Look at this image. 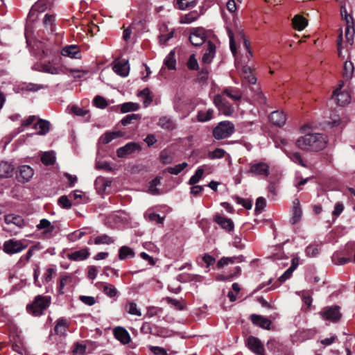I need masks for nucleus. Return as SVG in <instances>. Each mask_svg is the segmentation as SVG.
<instances>
[{
  "label": "nucleus",
  "instance_id": "1",
  "mask_svg": "<svg viewBox=\"0 0 355 355\" xmlns=\"http://www.w3.org/2000/svg\"><path fill=\"white\" fill-rule=\"evenodd\" d=\"M327 143V137L320 133L306 134L296 141L297 146L301 150L315 152L324 149Z\"/></svg>",
  "mask_w": 355,
  "mask_h": 355
},
{
  "label": "nucleus",
  "instance_id": "2",
  "mask_svg": "<svg viewBox=\"0 0 355 355\" xmlns=\"http://www.w3.org/2000/svg\"><path fill=\"white\" fill-rule=\"evenodd\" d=\"M235 131L234 125L230 121H223L218 123L213 129V137L220 140L230 137Z\"/></svg>",
  "mask_w": 355,
  "mask_h": 355
},
{
  "label": "nucleus",
  "instance_id": "3",
  "mask_svg": "<svg viewBox=\"0 0 355 355\" xmlns=\"http://www.w3.org/2000/svg\"><path fill=\"white\" fill-rule=\"evenodd\" d=\"M36 230L40 231L39 236L42 239H51L58 234L55 225L46 218L40 220L36 225Z\"/></svg>",
  "mask_w": 355,
  "mask_h": 355
},
{
  "label": "nucleus",
  "instance_id": "4",
  "mask_svg": "<svg viewBox=\"0 0 355 355\" xmlns=\"http://www.w3.org/2000/svg\"><path fill=\"white\" fill-rule=\"evenodd\" d=\"M28 246V241L25 239L16 240L11 239L6 241L3 245V251L8 254L19 253Z\"/></svg>",
  "mask_w": 355,
  "mask_h": 355
},
{
  "label": "nucleus",
  "instance_id": "5",
  "mask_svg": "<svg viewBox=\"0 0 355 355\" xmlns=\"http://www.w3.org/2000/svg\"><path fill=\"white\" fill-rule=\"evenodd\" d=\"M51 303V297L49 296L37 295L33 304L28 306L27 309L29 312L34 315H40L43 311L49 306Z\"/></svg>",
  "mask_w": 355,
  "mask_h": 355
},
{
  "label": "nucleus",
  "instance_id": "6",
  "mask_svg": "<svg viewBox=\"0 0 355 355\" xmlns=\"http://www.w3.org/2000/svg\"><path fill=\"white\" fill-rule=\"evenodd\" d=\"M246 173L253 176L267 177L270 174V166L266 162L255 161L249 164Z\"/></svg>",
  "mask_w": 355,
  "mask_h": 355
},
{
  "label": "nucleus",
  "instance_id": "7",
  "mask_svg": "<svg viewBox=\"0 0 355 355\" xmlns=\"http://www.w3.org/2000/svg\"><path fill=\"white\" fill-rule=\"evenodd\" d=\"M4 221L6 227H3V230L12 232L15 230V227L22 228L25 226L26 223L24 218L21 216L10 214L4 216Z\"/></svg>",
  "mask_w": 355,
  "mask_h": 355
},
{
  "label": "nucleus",
  "instance_id": "8",
  "mask_svg": "<svg viewBox=\"0 0 355 355\" xmlns=\"http://www.w3.org/2000/svg\"><path fill=\"white\" fill-rule=\"evenodd\" d=\"M214 103L220 112L226 116H232L234 112V107L221 94H216L214 98Z\"/></svg>",
  "mask_w": 355,
  "mask_h": 355
},
{
  "label": "nucleus",
  "instance_id": "9",
  "mask_svg": "<svg viewBox=\"0 0 355 355\" xmlns=\"http://www.w3.org/2000/svg\"><path fill=\"white\" fill-rule=\"evenodd\" d=\"M319 314L323 320L332 322L338 321L341 317L339 306H337L326 307L320 311Z\"/></svg>",
  "mask_w": 355,
  "mask_h": 355
},
{
  "label": "nucleus",
  "instance_id": "10",
  "mask_svg": "<svg viewBox=\"0 0 355 355\" xmlns=\"http://www.w3.org/2000/svg\"><path fill=\"white\" fill-rule=\"evenodd\" d=\"M343 85V82H340L338 87L333 93V98H336L338 104L341 106L349 104L351 100L350 95L347 92L340 91Z\"/></svg>",
  "mask_w": 355,
  "mask_h": 355
},
{
  "label": "nucleus",
  "instance_id": "11",
  "mask_svg": "<svg viewBox=\"0 0 355 355\" xmlns=\"http://www.w3.org/2000/svg\"><path fill=\"white\" fill-rule=\"evenodd\" d=\"M191 43L196 46L205 44V36L204 30L202 28H195L191 33L189 36Z\"/></svg>",
  "mask_w": 355,
  "mask_h": 355
},
{
  "label": "nucleus",
  "instance_id": "12",
  "mask_svg": "<svg viewBox=\"0 0 355 355\" xmlns=\"http://www.w3.org/2000/svg\"><path fill=\"white\" fill-rule=\"evenodd\" d=\"M34 175L33 169L28 166H21L17 171V177L19 182H27Z\"/></svg>",
  "mask_w": 355,
  "mask_h": 355
},
{
  "label": "nucleus",
  "instance_id": "13",
  "mask_svg": "<svg viewBox=\"0 0 355 355\" xmlns=\"http://www.w3.org/2000/svg\"><path fill=\"white\" fill-rule=\"evenodd\" d=\"M205 53L202 58V62L205 64H209L215 57L216 46L210 41L205 43L204 46Z\"/></svg>",
  "mask_w": 355,
  "mask_h": 355
},
{
  "label": "nucleus",
  "instance_id": "14",
  "mask_svg": "<svg viewBox=\"0 0 355 355\" xmlns=\"http://www.w3.org/2000/svg\"><path fill=\"white\" fill-rule=\"evenodd\" d=\"M248 348L257 355H263L264 348L261 341L253 336H250L247 339Z\"/></svg>",
  "mask_w": 355,
  "mask_h": 355
},
{
  "label": "nucleus",
  "instance_id": "15",
  "mask_svg": "<svg viewBox=\"0 0 355 355\" xmlns=\"http://www.w3.org/2000/svg\"><path fill=\"white\" fill-rule=\"evenodd\" d=\"M140 150V146L135 142H130L126 144L124 146L119 148L117 151L119 157H124L128 155L132 154L137 150Z\"/></svg>",
  "mask_w": 355,
  "mask_h": 355
},
{
  "label": "nucleus",
  "instance_id": "16",
  "mask_svg": "<svg viewBox=\"0 0 355 355\" xmlns=\"http://www.w3.org/2000/svg\"><path fill=\"white\" fill-rule=\"evenodd\" d=\"M241 76L243 79L242 84L248 83L250 85H254L257 82V78L252 73V68L248 65H244L240 70Z\"/></svg>",
  "mask_w": 355,
  "mask_h": 355
},
{
  "label": "nucleus",
  "instance_id": "17",
  "mask_svg": "<svg viewBox=\"0 0 355 355\" xmlns=\"http://www.w3.org/2000/svg\"><path fill=\"white\" fill-rule=\"evenodd\" d=\"M214 220L219 225L221 228L230 232L233 230L234 225L233 221L224 216L220 214H216L214 218Z\"/></svg>",
  "mask_w": 355,
  "mask_h": 355
},
{
  "label": "nucleus",
  "instance_id": "18",
  "mask_svg": "<svg viewBox=\"0 0 355 355\" xmlns=\"http://www.w3.org/2000/svg\"><path fill=\"white\" fill-rule=\"evenodd\" d=\"M113 333L115 338L122 344L126 345L130 343V336L125 328L117 327L114 328Z\"/></svg>",
  "mask_w": 355,
  "mask_h": 355
},
{
  "label": "nucleus",
  "instance_id": "19",
  "mask_svg": "<svg viewBox=\"0 0 355 355\" xmlns=\"http://www.w3.org/2000/svg\"><path fill=\"white\" fill-rule=\"evenodd\" d=\"M33 69L35 71L44 72L50 74H59L60 69L53 66L50 63L42 64V63H37L33 65Z\"/></svg>",
  "mask_w": 355,
  "mask_h": 355
},
{
  "label": "nucleus",
  "instance_id": "20",
  "mask_svg": "<svg viewBox=\"0 0 355 355\" xmlns=\"http://www.w3.org/2000/svg\"><path fill=\"white\" fill-rule=\"evenodd\" d=\"M61 54L63 56L71 58L78 59L80 58V53L78 46L73 44L63 47L61 50Z\"/></svg>",
  "mask_w": 355,
  "mask_h": 355
},
{
  "label": "nucleus",
  "instance_id": "21",
  "mask_svg": "<svg viewBox=\"0 0 355 355\" xmlns=\"http://www.w3.org/2000/svg\"><path fill=\"white\" fill-rule=\"evenodd\" d=\"M270 122L279 127L283 126L286 121V116L283 112L274 111L269 116Z\"/></svg>",
  "mask_w": 355,
  "mask_h": 355
},
{
  "label": "nucleus",
  "instance_id": "22",
  "mask_svg": "<svg viewBox=\"0 0 355 355\" xmlns=\"http://www.w3.org/2000/svg\"><path fill=\"white\" fill-rule=\"evenodd\" d=\"M113 71L122 77H126L129 74L130 67L128 61L115 62L112 67Z\"/></svg>",
  "mask_w": 355,
  "mask_h": 355
},
{
  "label": "nucleus",
  "instance_id": "23",
  "mask_svg": "<svg viewBox=\"0 0 355 355\" xmlns=\"http://www.w3.org/2000/svg\"><path fill=\"white\" fill-rule=\"evenodd\" d=\"M220 94L223 95L225 98L229 97L234 102L239 101L242 98V93L241 91L233 87L225 88Z\"/></svg>",
  "mask_w": 355,
  "mask_h": 355
},
{
  "label": "nucleus",
  "instance_id": "24",
  "mask_svg": "<svg viewBox=\"0 0 355 355\" xmlns=\"http://www.w3.org/2000/svg\"><path fill=\"white\" fill-rule=\"evenodd\" d=\"M250 318L254 324L263 329H269L271 324V322L269 319L260 315L252 314Z\"/></svg>",
  "mask_w": 355,
  "mask_h": 355
},
{
  "label": "nucleus",
  "instance_id": "25",
  "mask_svg": "<svg viewBox=\"0 0 355 355\" xmlns=\"http://www.w3.org/2000/svg\"><path fill=\"white\" fill-rule=\"evenodd\" d=\"M89 256L87 248L76 250L67 254V258L71 261H79L86 259Z\"/></svg>",
  "mask_w": 355,
  "mask_h": 355
},
{
  "label": "nucleus",
  "instance_id": "26",
  "mask_svg": "<svg viewBox=\"0 0 355 355\" xmlns=\"http://www.w3.org/2000/svg\"><path fill=\"white\" fill-rule=\"evenodd\" d=\"M214 114V111L211 108L199 110L196 115L197 121L202 123L209 121L213 119Z\"/></svg>",
  "mask_w": 355,
  "mask_h": 355
},
{
  "label": "nucleus",
  "instance_id": "27",
  "mask_svg": "<svg viewBox=\"0 0 355 355\" xmlns=\"http://www.w3.org/2000/svg\"><path fill=\"white\" fill-rule=\"evenodd\" d=\"M293 216L291 218V223L292 224H295L298 223L302 217V210L300 208V201L298 199H295L293 200Z\"/></svg>",
  "mask_w": 355,
  "mask_h": 355
},
{
  "label": "nucleus",
  "instance_id": "28",
  "mask_svg": "<svg viewBox=\"0 0 355 355\" xmlns=\"http://www.w3.org/2000/svg\"><path fill=\"white\" fill-rule=\"evenodd\" d=\"M137 96L143 99L144 106L147 107L153 101V96L148 88H145L137 94Z\"/></svg>",
  "mask_w": 355,
  "mask_h": 355
},
{
  "label": "nucleus",
  "instance_id": "29",
  "mask_svg": "<svg viewBox=\"0 0 355 355\" xmlns=\"http://www.w3.org/2000/svg\"><path fill=\"white\" fill-rule=\"evenodd\" d=\"M14 168L13 166L6 162H1L0 163V177L1 178H8L12 175Z\"/></svg>",
  "mask_w": 355,
  "mask_h": 355
},
{
  "label": "nucleus",
  "instance_id": "30",
  "mask_svg": "<svg viewBox=\"0 0 355 355\" xmlns=\"http://www.w3.org/2000/svg\"><path fill=\"white\" fill-rule=\"evenodd\" d=\"M102 286V291L107 297L112 298L118 295L119 292L114 285L107 283H103Z\"/></svg>",
  "mask_w": 355,
  "mask_h": 355
},
{
  "label": "nucleus",
  "instance_id": "31",
  "mask_svg": "<svg viewBox=\"0 0 355 355\" xmlns=\"http://www.w3.org/2000/svg\"><path fill=\"white\" fill-rule=\"evenodd\" d=\"M158 125L162 128L172 130L175 128V122L168 116H162L159 118Z\"/></svg>",
  "mask_w": 355,
  "mask_h": 355
},
{
  "label": "nucleus",
  "instance_id": "32",
  "mask_svg": "<svg viewBox=\"0 0 355 355\" xmlns=\"http://www.w3.org/2000/svg\"><path fill=\"white\" fill-rule=\"evenodd\" d=\"M35 129L38 130V134L46 135L50 128V123L48 121L40 119L34 125Z\"/></svg>",
  "mask_w": 355,
  "mask_h": 355
},
{
  "label": "nucleus",
  "instance_id": "33",
  "mask_svg": "<svg viewBox=\"0 0 355 355\" xmlns=\"http://www.w3.org/2000/svg\"><path fill=\"white\" fill-rule=\"evenodd\" d=\"M308 24V21L301 15H295L293 19V27L297 31H302Z\"/></svg>",
  "mask_w": 355,
  "mask_h": 355
},
{
  "label": "nucleus",
  "instance_id": "34",
  "mask_svg": "<svg viewBox=\"0 0 355 355\" xmlns=\"http://www.w3.org/2000/svg\"><path fill=\"white\" fill-rule=\"evenodd\" d=\"M134 257H135V252L130 247L123 245L119 248V259L120 260H124L127 258H133Z\"/></svg>",
  "mask_w": 355,
  "mask_h": 355
},
{
  "label": "nucleus",
  "instance_id": "35",
  "mask_svg": "<svg viewBox=\"0 0 355 355\" xmlns=\"http://www.w3.org/2000/svg\"><path fill=\"white\" fill-rule=\"evenodd\" d=\"M139 108V104L133 102L124 103L120 105V111L121 113L137 111Z\"/></svg>",
  "mask_w": 355,
  "mask_h": 355
},
{
  "label": "nucleus",
  "instance_id": "36",
  "mask_svg": "<svg viewBox=\"0 0 355 355\" xmlns=\"http://www.w3.org/2000/svg\"><path fill=\"white\" fill-rule=\"evenodd\" d=\"M205 166H200L197 168L193 175H192L189 180V184L194 185L199 182L200 180L203 178V175L205 173L204 168Z\"/></svg>",
  "mask_w": 355,
  "mask_h": 355
},
{
  "label": "nucleus",
  "instance_id": "37",
  "mask_svg": "<svg viewBox=\"0 0 355 355\" xmlns=\"http://www.w3.org/2000/svg\"><path fill=\"white\" fill-rule=\"evenodd\" d=\"M125 310L127 313L130 315L141 316V312L140 309L137 308V305L134 302H128L125 306Z\"/></svg>",
  "mask_w": 355,
  "mask_h": 355
},
{
  "label": "nucleus",
  "instance_id": "38",
  "mask_svg": "<svg viewBox=\"0 0 355 355\" xmlns=\"http://www.w3.org/2000/svg\"><path fill=\"white\" fill-rule=\"evenodd\" d=\"M164 63L165 66L169 69H175L176 60L175 59V51L173 50L167 55L164 59Z\"/></svg>",
  "mask_w": 355,
  "mask_h": 355
},
{
  "label": "nucleus",
  "instance_id": "39",
  "mask_svg": "<svg viewBox=\"0 0 355 355\" xmlns=\"http://www.w3.org/2000/svg\"><path fill=\"white\" fill-rule=\"evenodd\" d=\"M114 239L107 235V234H102V235H100V236H98L95 238L94 239V244L95 245H101V244H107V245H109V244H112L114 242Z\"/></svg>",
  "mask_w": 355,
  "mask_h": 355
},
{
  "label": "nucleus",
  "instance_id": "40",
  "mask_svg": "<svg viewBox=\"0 0 355 355\" xmlns=\"http://www.w3.org/2000/svg\"><path fill=\"white\" fill-rule=\"evenodd\" d=\"M72 281V277L70 275H66L62 276L59 282V285L58 288V291L59 294L64 293V286L69 284H70Z\"/></svg>",
  "mask_w": 355,
  "mask_h": 355
},
{
  "label": "nucleus",
  "instance_id": "41",
  "mask_svg": "<svg viewBox=\"0 0 355 355\" xmlns=\"http://www.w3.org/2000/svg\"><path fill=\"white\" fill-rule=\"evenodd\" d=\"M120 135L119 132H107L100 137L102 144H107Z\"/></svg>",
  "mask_w": 355,
  "mask_h": 355
},
{
  "label": "nucleus",
  "instance_id": "42",
  "mask_svg": "<svg viewBox=\"0 0 355 355\" xmlns=\"http://www.w3.org/2000/svg\"><path fill=\"white\" fill-rule=\"evenodd\" d=\"M354 64L351 61H346L344 64L343 76L346 79H350L354 73Z\"/></svg>",
  "mask_w": 355,
  "mask_h": 355
},
{
  "label": "nucleus",
  "instance_id": "43",
  "mask_svg": "<svg viewBox=\"0 0 355 355\" xmlns=\"http://www.w3.org/2000/svg\"><path fill=\"white\" fill-rule=\"evenodd\" d=\"M55 160V155L53 152H45L41 157L42 162L45 165H51Z\"/></svg>",
  "mask_w": 355,
  "mask_h": 355
},
{
  "label": "nucleus",
  "instance_id": "44",
  "mask_svg": "<svg viewBox=\"0 0 355 355\" xmlns=\"http://www.w3.org/2000/svg\"><path fill=\"white\" fill-rule=\"evenodd\" d=\"M188 164L187 162H182L178 164L173 167H168L166 168V171L172 175H178L181 173L187 166Z\"/></svg>",
  "mask_w": 355,
  "mask_h": 355
},
{
  "label": "nucleus",
  "instance_id": "45",
  "mask_svg": "<svg viewBox=\"0 0 355 355\" xmlns=\"http://www.w3.org/2000/svg\"><path fill=\"white\" fill-rule=\"evenodd\" d=\"M177 5L180 10L193 8L196 4V0H176Z\"/></svg>",
  "mask_w": 355,
  "mask_h": 355
},
{
  "label": "nucleus",
  "instance_id": "46",
  "mask_svg": "<svg viewBox=\"0 0 355 355\" xmlns=\"http://www.w3.org/2000/svg\"><path fill=\"white\" fill-rule=\"evenodd\" d=\"M67 329V322L64 319L58 320L55 327V331L57 334H64Z\"/></svg>",
  "mask_w": 355,
  "mask_h": 355
},
{
  "label": "nucleus",
  "instance_id": "47",
  "mask_svg": "<svg viewBox=\"0 0 355 355\" xmlns=\"http://www.w3.org/2000/svg\"><path fill=\"white\" fill-rule=\"evenodd\" d=\"M226 152L222 148H216L208 153V157L211 159L223 158Z\"/></svg>",
  "mask_w": 355,
  "mask_h": 355
},
{
  "label": "nucleus",
  "instance_id": "48",
  "mask_svg": "<svg viewBox=\"0 0 355 355\" xmlns=\"http://www.w3.org/2000/svg\"><path fill=\"white\" fill-rule=\"evenodd\" d=\"M56 272V266H52L46 269L43 275V279L45 282L48 283L51 281L53 275Z\"/></svg>",
  "mask_w": 355,
  "mask_h": 355
},
{
  "label": "nucleus",
  "instance_id": "49",
  "mask_svg": "<svg viewBox=\"0 0 355 355\" xmlns=\"http://www.w3.org/2000/svg\"><path fill=\"white\" fill-rule=\"evenodd\" d=\"M160 184V178H155L153 179L149 186V191L153 195H158L160 193L159 189L157 188V187Z\"/></svg>",
  "mask_w": 355,
  "mask_h": 355
},
{
  "label": "nucleus",
  "instance_id": "50",
  "mask_svg": "<svg viewBox=\"0 0 355 355\" xmlns=\"http://www.w3.org/2000/svg\"><path fill=\"white\" fill-rule=\"evenodd\" d=\"M141 119V115L139 114H131L125 116L121 121V123L123 125H127L130 124L132 121H137Z\"/></svg>",
  "mask_w": 355,
  "mask_h": 355
},
{
  "label": "nucleus",
  "instance_id": "51",
  "mask_svg": "<svg viewBox=\"0 0 355 355\" xmlns=\"http://www.w3.org/2000/svg\"><path fill=\"white\" fill-rule=\"evenodd\" d=\"M305 252L308 257H316L320 253L318 245L315 244L309 245L306 247Z\"/></svg>",
  "mask_w": 355,
  "mask_h": 355
},
{
  "label": "nucleus",
  "instance_id": "52",
  "mask_svg": "<svg viewBox=\"0 0 355 355\" xmlns=\"http://www.w3.org/2000/svg\"><path fill=\"white\" fill-rule=\"evenodd\" d=\"M46 9L45 5L43 4L42 1H39L33 5L29 12V17L33 15L36 12H44Z\"/></svg>",
  "mask_w": 355,
  "mask_h": 355
},
{
  "label": "nucleus",
  "instance_id": "53",
  "mask_svg": "<svg viewBox=\"0 0 355 355\" xmlns=\"http://www.w3.org/2000/svg\"><path fill=\"white\" fill-rule=\"evenodd\" d=\"M287 156L295 163H297L302 166L306 167V164L304 163L303 159L299 153H286Z\"/></svg>",
  "mask_w": 355,
  "mask_h": 355
},
{
  "label": "nucleus",
  "instance_id": "54",
  "mask_svg": "<svg viewBox=\"0 0 355 355\" xmlns=\"http://www.w3.org/2000/svg\"><path fill=\"white\" fill-rule=\"evenodd\" d=\"M69 197L75 201L74 204L84 202L83 199L85 197L82 195V192L80 191H74L69 194Z\"/></svg>",
  "mask_w": 355,
  "mask_h": 355
},
{
  "label": "nucleus",
  "instance_id": "55",
  "mask_svg": "<svg viewBox=\"0 0 355 355\" xmlns=\"http://www.w3.org/2000/svg\"><path fill=\"white\" fill-rule=\"evenodd\" d=\"M94 104L98 108H105L107 106L106 99L101 96H96L94 99Z\"/></svg>",
  "mask_w": 355,
  "mask_h": 355
},
{
  "label": "nucleus",
  "instance_id": "56",
  "mask_svg": "<svg viewBox=\"0 0 355 355\" xmlns=\"http://www.w3.org/2000/svg\"><path fill=\"white\" fill-rule=\"evenodd\" d=\"M59 205L64 209H69L71 207V202L67 196H62L58 199Z\"/></svg>",
  "mask_w": 355,
  "mask_h": 355
},
{
  "label": "nucleus",
  "instance_id": "57",
  "mask_svg": "<svg viewBox=\"0 0 355 355\" xmlns=\"http://www.w3.org/2000/svg\"><path fill=\"white\" fill-rule=\"evenodd\" d=\"M354 35V29L353 25L346 26L345 37H346L347 41L350 44H352Z\"/></svg>",
  "mask_w": 355,
  "mask_h": 355
},
{
  "label": "nucleus",
  "instance_id": "58",
  "mask_svg": "<svg viewBox=\"0 0 355 355\" xmlns=\"http://www.w3.org/2000/svg\"><path fill=\"white\" fill-rule=\"evenodd\" d=\"M266 200L263 197H259L255 203V211L257 213H260L266 207Z\"/></svg>",
  "mask_w": 355,
  "mask_h": 355
},
{
  "label": "nucleus",
  "instance_id": "59",
  "mask_svg": "<svg viewBox=\"0 0 355 355\" xmlns=\"http://www.w3.org/2000/svg\"><path fill=\"white\" fill-rule=\"evenodd\" d=\"M349 258L340 257L338 253H334L332 256V261L334 263L343 265L349 261Z\"/></svg>",
  "mask_w": 355,
  "mask_h": 355
},
{
  "label": "nucleus",
  "instance_id": "60",
  "mask_svg": "<svg viewBox=\"0 0 355 355\" xmlns=\"http://www.w3.org/2000/svg\"><path fill=\"white\" fill-rule=\"evenodd\" d=\"M187 65L188 67L192 70H196L198 69V63L194 54L190 55L187 62Z\"/></svg>",
  "mask_w": 355,
  "mask_h": 355
},
{
  "label": "nucleus",
  "instance_id": "61",
  "mask_svg": "<svg viewBox=\"0 0 355 355\" xmlns=\"http://www.w3.org/2000/svg\"><path fill=\"white\" fill-rule=\"evenodd\" d=\"M44 88H45V87L44 85H37V84H34V83H28V84L26 85L24 87H23V89H24L26 91H29V92H37V91H38L41 89H44Z\"/></svg>",
  "mask_w": 355,
  "mask_h": 355
},
{
  "label": "nucleus",
  "instance_id": "62",
  "mask_svg": "<svg viewBox=\"0 0 355 355\" xmlns=\"http://www.w3.org/2000/svg\"><path fill=\"white\" fill-rule=\"evenodd\" d=\"M79 299L83 303L89 306H92L96 303L95 298L92 296L80 295Z\"/></svg>",
  "mask_w": 355,
  "mask_h": 355
},
{
  "label": "nucleus",
  "instance_id": "63",
  "mask_svg": "<svg viewBox=\"0 0 355 355\" xmlns=\"http://www.w3.org/2000/svg\"><path fill=\"white\" fill-rule=\"evenodd\" d=\"M344 210V205L342 202H337L336 203L335 205V207H334V209L332 212V214L334 217H338L340 215V214Z\"/></svg>",
  "mask_w": 355,
  "mask_h": 355
},
{
  "label": "nucleus",
  "instance_id": "64",
  "mask_svg": "<svg viewBox=\"0 0 355 355\" xmlns=\"http://www.w3.org/2000/svg\"><path fill=\"white\" fill-rule=\"evenodd\" d=\"M71 112L76 116H84L87 113V111L77 106L73 105L71 108Z\"/></svg>",
  "mask_w": 355,
  "mask_h": 355
}]
</instances>
